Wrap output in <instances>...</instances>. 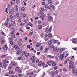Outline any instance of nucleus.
<instances>
[{
    "mask_svg": "<svg viewBox=\"0 0 77 77\" xmlns=\"http://www.w3.org/2000/svg\"><path fill=\"white\" fill-rule=\"evenodd\" d=\"M26 29L27 30H29L30 29V28L29 27L27 26V27H26Z\"/></svg>",
    "mask_w": 77,
    "mask_h": 77,
    "instance_id": "nucleus-54",
    "label": "nucleus"
},
{
    "mask_svg": "<svg viewBox=\"0 0 77 77\" xmlns=\"http://www.w3.org/2000/svg\"><path fill=\"white\" fill-rule=\"evenodd\" d=\"M72 42L73 43L77 42V38H74L73 39Z\"/></svg>",
    "mask_w": 77,
    "mask_h": 77,
    "instance_id": "nucleus-9",
    "label": "nucleus"
},
{
    "mask_svg": "<svg viewBox=\"0 0 77 77\" xmlns=\"http://www.w3.org/2000/svg\"><path fill=\"white\" fill-rule=\"evenodd\" d=\"M9 74H14V72L13 71L11 70L9 71Z\"/></svg>",
    "mask_w": 77,
    "mask_h": 77,
    "instance_id": "nucleus-21",
    "label": "nucleus"
},
{
    "mask_svg": "<svg viewBox=\"0 0 77 77\" xmlns=\"http://www.w3.org/2000/svg\"><path fill=\"white\" fill-rule=\"evenodd\" d=\"M9 2L12 5H14V3L12 1H10Z\"/></svg>",
    "mask_w": 77,
    "mask_h": 77,
    "instance_id": "nucleus-46",
    "label": "nucleus"
},
{
    "mask_svg": "<svg viewBox=\"0 0 77 77\" xmlns=\"http://www.w3.org/2000/svg\"><path fill=\"white\" fill-rule=\"evenodd\" d=\"M13 12L12 11H10L9 12L10 14H11V15H13L14 14Z\"/></svg>",
    "mask_w": 77,
    "mask_h": 77,
    "instance_id": "nucleus-50",
    "label": "nucleus"
},
{
    "mask_svg": "<svg viewBox=\"0 0 77 77\" xmlns=\"http://www.w3.org/2000/svg\"><path fill=\"white\" fill-rule=\"evenodd\" d=\"M51 62L52 63V65L54 66L56 65V62H54V61L52 60L51 61Z\"/></svg>",
    "mask_w": 77,
    "mask_h": 77,
    "instance_id": "nucleus-8",
    "label": "nucleus"
},
{
    "mask_svg": "<svg viewBox=\"0 0 77 77\" xmlns=\"http://www.w3.org/2000/svg\"><path fill=\"white\" fill-rule=\"evenodd\" d=\"M45 18V15H42L40 17V18Z\"/></svg>",
    "mask_w": 77,
    "mask_h": 77,
    "instance_id": "nucleus-39",
    "label": "nucleus"
},
{
    "mask_svg": "<svg viewBox=\"0 0 77 77\" xmlns=\"http://www.w3.org/2000/svg\"><path fill=\"white\" fill-rule=\"evenodd\" d=\"M64 71H66L67 70V69L64 68L63 69Z\"/></svg>",
    "mask_w": 77,
    "mask_h": 77,
    "instance_id": "nucleus-64",
    "label": "nucleus"
},
{
    "mask_svg": "<svg viewBox=\"0 0 77 77\" xmlns=\"http://www.w3.org/2000/svg\"><path fill=\"white\" fill-rule=\"evenodd\" d=\"M64 50H65V49L63 48H62L60 49V51H61V53H62V51H64Z\"/></svg>",
    "mask_w": 77,
    "mask_h": 77,
    "instance_id": "nucleus-34",
    "label": "nucleus"
},
{
    "mask_svg": "<svg viewBox=\"0 0 77 77\" xmlns=\"http://www.w3.org/2000/svg\"><path fill=\"white\" fill-rule=\"evenodd\" d=\"M27 53V52L26 51H24L23 53H22V56H24Z\"/></svg>",
    "mask_w": 77,
    "mask_h": 77,
    "instance_id": "nucleus-19",
    "label": "nucleus"
},
{
    "mask_svg": "<svg viewBox=\"0 0 77 77\" xmlns=\"http://www.w3.org/2000/svg\"><path fill=\"white\" fill-rule=\"evenodd\" d=\"M6 55H4L1 56V58H4V57H6Z\"/></svg>",
    "mask_w": 77,
    "mask_h": 77,
    "instance_id": "nucleus-49",
    "label": "nucleus"
},
{
    "mask_svg": "<svg viewBox=\"0 0 77 77\" xmlns=\"http://www.w3.org/2000/svg\"><path fill=\"white\" fill-rule=\"evenodd\" d=\"M48 50H49V47H46V48H45L43 51L44 53H45L47 52V51Z\"/></svg>",
    "mask_w": 77,
    "mask_h": 77,
    "instance_id": "nucleus-2",
    "label": "nucleus"
},
{
    "mask_svg": "<svg viewBox=\"0 0 77 77\" xmlns=\"http://www.w3.org/2000/svg\"><path fill=\"white\" fill-rule=\"evenodd\" d=\"M11 64L12 65V66H15L16 65V64H15V63H14V62H11Z\"/></svg>",
    "mask_w": 77,
    "mask_h": 77,
    "instance_id": "nucleus-20",
    "label": "nucleus"
},
{
    "mask_svg": "<svg viewBox=\"0 0 77 77\" xmlns=\"http://www.w3.org/2000/svg\"><path fill=\"white\" fill-rule=\"evenodd\" d=\"M40 50H41V51H42V50H43V47L42 46H40Z\"/></svg>",
    "mask_w": 77,
    "mask_h": 77,
    "instance_id": "nucleus-40",
    "label": "nucleus"
},
{
    "mask_svg": "<svg viewBox=\"0 0 77 77\" xmlns=\"http://www.w3.org/2000/svg\"><path fill=\"white\" fill-rule=\"evenodd\" d=\"M47 57L50 58H54V56L51 55H48Z\"/></svg>",
    "mask_w": 77,
    "mask_h": 77,
    "instance_id": "nucleus-25",
    "label": "nucleus"
},
{
    "mask_svg": "<svg viewBox=\"0 0 77 77\" xmlns=\"http://www.w3.org/2000/svg\"><path fill=\"white\" fill-rule=\"evenodd\" d=\"M29 55L30 54H29V53H27L26 54L25 56L26 57H28V56H29Z\"/></svg>",
    "mask_w": 77,
    "mask_h": 77,
    "instance_id": "nucleus-37",
    "label": "nucleus"
},
{
    "mask_svg": "<svg viewBox=\"0 0 77 77\" xmlns=\"http://www.w3.org/2000/svg\"><path fill=\"white\" fill-rule=\"evenodd\" d=\"M54 75H55V73L54 72L52 74V76L53 77H54Z\"/></svg>",
    "mask_w": 77,
    "mask_h": 77,
    "instance_id": "nucleus-53",
    "label": "nucleus"
},
{
    "mask_svg": "<svg viewBox=\"0 0 77 77\" xmlns=\"http://www.w3.org/2000/svg\"><path fill=\"white\" fill-rule=\"evenodd\" d=\"M14 47L15 49H18V46L17 45L14 46Z\"/></svg>",
    "mask_w": 77,
    "mask_h": 77,
    "instance_id": "nucleus-36",
    "label": "nucleus"
},
{
    "mask_svg": "<svg viewBox=\"0 0 77 77\" xmlns=\"http://www.w3.org/2000/svg\"><path fill=\"white\" fill-rule=\"evenodd\" d=\"M16 15L17 17H19V16H20V15H19V13H17L16 14Z\"/></svg>",
    "mask_w": 77,
    "mask_h": 77,
    "instance_id": "nucleus-61",
    "label": "nucleus"
},
{
    "mask_svg": "<svg viewBox=\"0 0 77 77\" xmlns=\"http://www.w3.org/2000/svg\"><path fill=\"white\" fill-rule=\"evenodd\" d=\"M42 5H44L45 4V2H42Z\"/></svg>",
    "mask_w": 77,
    "mask_h": 77,
    "instance_id": "nucleus-55",
    "label": "nucleus"
},
{
    "mask_svg": "<svg viewBox=\"0 0 77 77\" xmlns=\"http://www.w3.org/2000/svg\"><path fill=\"white\" fill-rule=\"evenodd\" d=\"M3 62L4 63H8V61L4 60L3 61Z\"/></svg>",
    "mask_w": 77,
    "mask_h": 77,
    "instance_id": "nucleus-31",
    "label": "nucleus"
},
{
    "mask_svg": "<svg viewBox=\"0 0 77 77\" xmlns=\"http://www.w3.org/2000/svg\"><path fill=\"white\" fill-rule=\"evenodd\" d=\"M12 26H13V24L11 23V24H10V25H9V27H12Z\"/></svg>",
    "mask_w": 77,
    "mask_h": 77,
    "instance_id": "nucleus-58",
    "label": "nucleus"
},
{
    "mask_svg": "<svg viewBox=\"0 0 77 77\" xmlns=\"http://www.w3.org/2000/svg\"><path fill=\"white\" fill-rule=\"evenodd\" d=\"M50 8H51V9H55V8H56V7H55V6L52 5H50Z\"/></svg>",
    "mask_w": 77,
    "mask_h": 77,
    "instance_id": "nucleus-6",
    "label": "nucleus"
},
{
    "mask_svg": "<svg viewBox=\"0 0 77 77\" xmlns=\"http://www.w3.org/2000/svg\"><path fill=\"white\" fill-rule=\"evenodd\" d=\"M0 67H1V68H2V67H3V65H2V63L0 62Z\"/></svg>",
    "mask_w": 77,
    "mask_h": 77,
    "instance_id": "nucleus-56",
    "label": "nucleus"
},
{
    "mask_svg": "<svg viewBox=\"0 0 77 77\" xmlns=\"http://www.w3.org/2000/svg\"><path fill=\"white\" fill-rule=\"evenodd\" d=\"M53 28V27H52V26H50V28H49V32L50 33L51 32V30H52V29Z\"/></svg>",
    "mask_w": 77,
    "mask_h": 77,
    "instance_id": "nucleus-17",
    "label": "nucleus"
},
{
    "mask_svg": "<svg viewBox=\"0 0 77 77\" xmlns=\"http://www.w3.org/2000/svg\"><path fill=\"white\" fill-rule=\"evenodd\" d=\"M73 74H75V75H77V70L73 71Z\"/></svg>",
    "mask_w": 77,
    "mask_h": 77,
    "instance_id": "nucleus-15",
    "label": "nucleus"
},
{
    "mask_svg": "<svg viewBox=\"0 0 77 77\" xmlns=\"http://www.w3.org/2000/svg\"><path fill=\"white\" fill-rule=\"evenodd\" d=\"M1 34L2 35H3L4 36H5V34L3 32H2Z\"/></svg>",
    "mask_w": 77,
    "mask_h": 77,
    "instance_id": "nucleus-60",
    "label": "nucleus"
},
{
    "mask_svg": "<svg viewBox=\"0 0 77 77\" xmlns=\"http://www.w3.org/2000/svg\"><path fill=\"white\" fill-rule=\"evenodd\" d=\"M48 36L49 38H52V37H53V35H52V34L50 33H49L48 34Z\"/></svg>",
    "mask_w": 77,
    "mask_h": 77,
    "instance_id": "nucleus-13",
    "label": "nucleus"
},
{
    "mask_svg": "<svg viewBox=\"0 0 77 77\" xmlns=\"http://www.w3.org/2000/svg\"><path fill=\"white\" fill-rule=\"evenodd\" d=\"M53 42H54V43L55 44L57 42V41L56 40H53Z\"/></svg>",
    "mask_w": 77,
    "mask_h": 77,
    "instance_id": "nucleus-43",
    "label": "nucleus"
},
{
    "mask_svg": "<svg viewBox=\"0 0 77 77\" xmlns=\"http://www.w3.org/2000/svg\"><path fill=\"white\" fill-rule=\"evenodd\" d=\"M47 63L48 65H51V62L50 61H48L47 62Z\"/></svg>",
    "mask_w": 77,
    "mask_h": 77,
    "instance_id": "nucleus-24",
    "label": "nucleus"
},
{
    "mask_svg": "<svg viewBox=\"0 0 77 77\" xmlns=\"http://www.w3.org/2000/svg\"><path fill=\"white\" fill-rule=\"evenodd\" d=\"M31 26V27H33V25L32 24V22H29L27 25L26 26Z\"/></svg>",
    "mask_w": 77,
    "mask_h": 77,
    "instance_id": "nucleus-3",
    "label": "nucleus"
},
{
    "mask_svg": "<svg viewBox=\"0 0 77 77\" xmlns=\"http://www.w3.org/2000/svg\"><path fill=\"white\" fill-rule=\"evenodd\" d=\"M73 66V64H71L69 66V68H72V67Z\"/></svg>",
    "mask_w": 77,
    "mask_h": 77,
    "instance_id": "nucleus-44",
    "label": "nucleus"
},
{
    "mask_svg": "<svg viewBox=\"0 0 77 77\" xmlns=\"http://www.w3.org/2000/svg\"><path fill=\"white\" fill-rule=\"evenodd\" d=\"M41 45L40 43H37L36 45V47H39L41 46Z\"/></svg>",
    "mask_w": 77,
    "mask_h": 77,
    "instance_id": "nucleus-22",
    "label": "nucleus"
},
{
    "mask_svg": "<svg viewBox=\"0 0 77 77\" xmlns=\"http://www.w3.org/2000/svg\"><path fill=\"white\" fill-rule=\"evenodd\" d=\"M10 44L11 45H12L13 44H14V42L13 41H11L10 42Z\"/></svg>",
    "mask_w": 77,
    "mask_h": 77,
    "instance_id": "nucleus-42",
    "label": "nucleus"
},
{
    "mask_svg": "<svg viewBox=\"0 0 77 77\" xmlns=\"http://www.w3.org/2000/svg\"><path fill=\"white\" fill-rule=\"evenodd\" d=\"M10 18L11 20H13V19H14V17H13V16L12 15L10 16Z\"/></svg>",
    "mask_w": 77,
    "mask_h": 77,
    "instance_id": "nucleus-29",
    "label": "nucleus"
},
{
    "mask_svg": "<svg viewBox=\"0 0 77 77\" xmlns=\"http://www.w3.org/2000/svg\"><path fill=\"white\" fill-rule=\"evenodd\" d=\"M31 60L32 61V63H35L36 62V57L34 56H32L31 58Z\"/></svg>",
    "mask_w": 77,
    "mask_h": 77,
    "instance_id": "nucleus-1",
    "label": "nucleus"
},
{
    "mask_svg": "<svg viewBox=\"0 0 77 77\" xmlns=\"http://www.w3.org/2000/svg\"><path fill=\"white\" fill-rule=\"evenodd\" d=\"M57 47L54 48L53 49V51H56V50H57Z\"/></svg>",
    "mask_w": 77,
    "mask_h": 77,
    "instance_id": "nucleus-38",
    "label": "nucleus"
},
{
    "mask_svg": "<svg viewBox=\"0 0 77 77\" xmlns=\"http://www.w3.org/2000/svg\"><path fill=\"white\" fill-rule=\"evenodd\" d=\"M18 44L19 46H21V42L20 41H19L18 42Z\"/></svg>",
    "mask_w": 77,
    "mask_h": 77,
    "instance_id": "nucleus-16",
    "label": "nucleus"
},
{
    "mask_svg": "<svg viewBox=\"0 0 77 77\" xmlns=\"http://www.w3.org/2000/svg\"><path fill=\"white\" fill-rule=\"evenodd\" d=\"M64 54H62L60 56V59H63V58L64 57Z\"/></svg>",
    "mask_w": 77,
    "mask_h": 77,
    "instance_id": "nucleus-11",
    "label": "nucleus"
},
{
    "mask_svg": "<svg viewBox=\"0 0 77 77\" xmlns=\"http://www.w3.org/2000/svg\"><path fill=\"white\" fill-rule=\"evenodd\" d=\"M44 10V8H42L41 9V11H43Z\"/></svg>",
    "mask_w": 77,
    "mask_h": 77,
    "instance_id": "nucleus-62",
    "label": "nucleus"
},
{
    "mask_svg": "<svg viewBox=\"0 0 77 77\" xmlns=\"http://www.w3.org/2000/svg\"><path fill=\"white\" fill-rule=\"evenodd\" d=\"M48 4H46L45 5V8H47V7L48 6Z\"/></svg>",
    "mask_w": 77,
    "mask_h": 77,
    "instance_id": "nucleus-59",
    "label": "nucleus"
},
{
    "mask_svg": "<svg viewBox=\"0 0 77 77\" xmlns=\"http://www.w3.org/2000/svg\"><path fill=\"white\" fill-rule=\"evenodd\" d=\"M19 31H20V32H23V33H24V30H23V29L22 28H20L19 29Z\"/></svg>",
    "mask_w": 77,
    "mask_h": 77,
    "instance_id": "nucleus-30",
    "label": "nucleus"
},
{
    "mask_svg": "<svg viewBox=\"0 0 77 77\" xmlns=\"http://www.w3.org/2000/svg\"><path fill=\"white\" fill-rule=\"evenodd\" d=\"M45 31L46 33H48V32H49V29H48V28H46L45 30Z\"/></svg>",
    "mask_w": 77,
    "mask_h": 77,
    "instance_id": "nucleus-26",
    "label": "nucleus"
},
{
    "mask_svg": "<svg viewBox=\"0 0 77 77\" xmlns=\"http://www.w3.org/2000/svg\"><path fill=\"white\" fill-rule=\"evenodd\" d=\"M69 61V60L68 59H67L64 62V63L65 64H66L68 62V61Z\"/></svg>",
    "mask_w": 77,
    "mask_h": 77,
    "instance_id": "nucleus-27",
    "label": "nucleus"
},
{
    "mask_svg": "<svg viewBox=\"0 0 77 77\" xmlns=\"http://www.w3.org/2000/svg\"><path fill=\"white\" fill-rule=\"evenodd\" d=\"M41 65H42V62L40 61L38 63V65L39 66H41Z\"/></svg>",
    "mask_w": 77,
    "mask_h": 77,
    "instance_id": "nucleus-32",
    "label": "nucleus"
},
{
    "mask_svg": "<svg viewBox=\"0 0 77 77\" xmlns=\"http://www.w3.org/2000/svg\"><path fill=\"white\" fill-rule=\"evenodd\" d=\"M53 43V41L52 40L50 41L48 43V45H51Z\"/></svg>",
    "mask_w": 77,
    "mask_h": 77,
    "instance_id": "nucleus-12",
    "label": "nucleus"
},
{
    "mask_svg": "<svg viewBox=\"0 0 77 77\" xmlns=\"http://www.w3.org/2000/svg\"><path fill=\"white\" fill-rule=\"evenodd\" d=\"M48 20H52L53 19V17L52 16H49L48 17Z\"/></svg>",
    "mask_w": 77,
    "mask_h": 77,
    "instance_id": "nucleus-7",
    "label": "nucleus"
},
{
    "mask_svg": "<svg viewBox=\"0 0 77 77\" xmlns=\"http://www.w3.org/2000/svg\"><path fill=\"white\" fill-rule=\"evenodd\" d=\"M18 69H19V68L18 67H16L15 69V70L16 71H18Z\"/></svg>",
    "mask_w": 77,
    "mask_h": 77,
    "instance_id": "nucleus-47",
    "label": "nucleus"
},
{
    "mask_svg": "<svg viewBox=\"0 0 77 77\" xmlns=\"http://www.w3.org/2000/svg\"><path fill=\"white\" fill-rule=\"evenodd\" d=\"M48 4H50V5H52L53 3V1L51 0H49L48 1Z\"/></svg>",
    "mask_w": 77,
    "mask_h": 77,
    "instance_id": "nucleus-5",
    "label": "nucleus"
},
{
    "mask_svg": "<svg viewBox=\"0 0 77 77\" xmlns=\"http://www.w3.org/2000/svg\"><path fill=\"white\" fill-rule=\"evenodd\" d=\"M24 25H25V23H22L20 24V25L21 26H24Z\"/></svg>",
    "mask_w": 77,
    "mask_h": 77,
    "instance_id": "nucleus-35",
    "label": "nucleus"
},
{
    "mask_svg": "<svg viewBox=\"0 0 77 77\" xmlns=\"http://www.w3.org/2000/svg\"><path fill=\"white\" fill-rule=\"evenodd\" d=\"M5 43V40H2L1 41V44H3Z\"/></svg>",
    "mask_w": 77,
    "mask_h": 77,
    "instance_id": "nucleus-41",
    "label": "nucleus"
},
{
    "mask_svg": "<svg viewBox=\"0 0 77 77\" xmlns=\"http://www.w3.org/2000/svg\"><path fill=\"white\" fill-rule=\"evenodd\" d=\"M3 49L4 50H8V46L6 45H4L3 46Z\"/></svg>",
    "mask_w": 77,
    "mask_h": 77,
    "instance_id": "nucleus-4",
    "label": "nucleus"
},
{
    "mask_svg": "<svg viewBox=\"0 0 77 77\" xmlns=\"http://www.w3.org/2000/svg\"><path fill=\"white\" fill-rule=\"evenodd\" d=\"M21 11H23V12H24V11H25V8L22 7L21 8Z\"/></svg>",
    "mask_w": 77,
    "mask_h": 77,
    "instance_id": "nucleus-33",
    "label": "nucleus"
},
{
    "mask_svg": "<svg viewBox=\"0 0 77 77\" xmlns=\"http://www.w3.org/2000/svg\"><path fill=\"white\" fill-rule=\"evenodd\" d=\"M18 72H19V73H21V70H18Z\"/></svg>",
    "mask_w": 77,
    "mask_h": 77,
    "instance_id": "nucleus-63",
    "label": "nucleus"
},
{
    "mask_svg": "<svg viewBox=\"0 0 77 77\" xmlns=\"http://www.w3.org/2000/svg\"><path fill=\"white\" fill-rule=\"evenodd\" d=\"M11 11L13 12H14V13L15 12V10L14 9V8H12L11 9Z\"/></svg>",
    "mask_w": 77,
    "mask_h": 77,
    "instance_id": "nucleus-48",
    "label": "nucleus"
},
{
    "mask_svg": "<svg viewBox=\"0 0 77 77\" xmlns=\"http://www.w3.org/2000/svg\"><path fill=\"white\" fill-rule=\"evenodd\" d=\"M3 66L5 68H6L7 67V64L5 63H3Z\"/></svg>",
    "mask_w": 77,
    "mask_h": 77,
    "instance_id": "nucleus-14",
    "label": "nucleus"
},
{
    "mask_svg": "<svg viewBox=\"0 0 77 77\" xmlns=\"http://www.w3.org/2000/svg\"><path fill=\"white\" fill-rule=\"evenodd\" d=\"M18 59H19V60H22V59H23V57H19Z\"/></svg>",
    "mask_w": 77,
    "mask_h": 77,
    "instance_id": "nucleus-45",
    "label": "nucleus"
},
{
    "mask_svg": "<svg viewBox=\"0 0 77 77\" xmlns=\"http://www.w3.org/2000/svg\"><path fill=\"white\" fill-rule=\"evenodd\" d=\"M47 9H49V10H51V8L48 6L47 7Z\"/></svg>",
    "mask_w": 77,
    "mask_h": 77,
    "instance_id": "nucleus-57",
    "label": "nucleus"
},
{
    "mask_svg": "<svg viewBox=\"0 0 77 77\" xmlns=\"http://www.w3.org/2000/svg\"><path fill=\"white\" fill-rule=\"evenodd\" d=\"M26 16L27 15H26L25 14H23V18H25V17H26Z\"/></svg>",
    "mask_w": 77,
    "mask_h": 77,
    "instance_id": "nucleus-51",
    "label": "nucleus"
},
{
    "mask_svg": "<svg viewBox=\"0 0 77 77\" xmlns=\"http://www.w3.org/2000/svg\"><path fill=\"white\" fill-rule=\"evenodd\" d=\"M42 25H39L38 26V29H42Z\"/></svg>",
    "mask_w": 77,
    "mask_h": 77,
    "instance_id": "nucleus-23",
    "label": "nucleus"
},
{
    "mask_svg": "<svg viewBox=\"0 0 77 77\" xmlns=\"http://www.w3.org/2000/svg\"><path fill=\"white\" fill-rule=\"evenodd\" d=\"M18 76L20 77H23V75L22 74H19L18 75Z\"/></svg>",
    "mask_w": 77,
    "mask_h": 77,
    "instance_id": "nucleus-52",
    "label": "nucleus"
},
{
    "mask_svg": "<svg viewBox=\"0 0 77 77\" xmlns=\"http://www.w3.org/2000/svg\"><path fill=\"white\" fill-rule=\"evenodd\" d=\"M16 53L17 55H19V54H20L21 53V51L20 50H19Z\"/></svg>",
    "mask_w": 77,
    "mask_h": 77,
    "instance_id": "nucleus-10",
    "label": "nucleus"
},
{
    "mask_svg": "<svg viewBox=\"0 0 77 77\" xmlns=\"http://www.w3.org/2000/svg\"><path fill=\"white\" fill-rule=\"evenodd\" d=\"M18 5H16V10H15V11L16 12H17L18 11Z\"/></svg>",
    "mask_w": 77,
    "mask_h": 77,
    "instance_id": "nucleus-18",
    "label": "nucleus"
},
{
    "mask_svg": "<svg viewBox=\"0 0 77 77\" xmlns=\"http://www.w3.org/2000/svg\"><path fill=\"white\" fill-rule=\"evenodd\" d=\"M12 68V66L10 65L9 66L8 68V69L9 70L11 69Z\"/></svg>",
    "mask_w": 77,
    "mask_h": 77,
    "instance_id": "nucleus-28",
    "label": "nucleus"
}]
</instances>
